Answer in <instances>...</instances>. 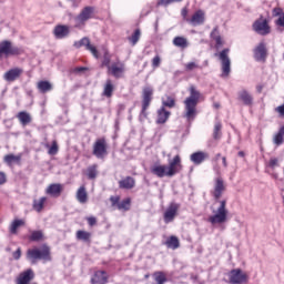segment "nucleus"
<instances>
[{
    "instance_id": "nucleus-1",
    "label": "nucleus",
    "mask_w": 284,
    "mask_h": 284,
    "mask_svg": "<svg viewBox=\"0 0 284 284\" xmlns=\"http://www.w3.org/2000/svg\"><path fill=\"white\" fill-rule=\"evenodd\" d=\"M181 170V156L175 155L172 161L169 162V165L154 164L151 168L152 174L158 176L159 179H163V176L172 178L175 174H179Z\"/></svg>"
},
{
    "instance_id": "nucleus-2",
    "label": "nucleus",
    "mask_w": 284,
    "mask_h": 284,
    "mask_svg": "<svg viewBox=\"0 0 284 284\" xmlns=\"http://www.w3.org/2000/svg\"><path fill=\"white\" fill-rule=\"evenodd\" d=\"M190 95L184 100V116L187 121H194L196 118V106L201 100V92L194 85L189 89Z\"/></svg>"
},
{
    "instance_id": "nucleus-3",
    "label": "nucleus",
    "mask_w": 284,
    "mask_h": 284,
    "mask_svg": "<svg viewBox=\"0 0 284 284\" xmlns=\"http://www.w3.org/2000/svg\"><path fill=\"white\" fill-rule=\"evenodd\" d=\"M215 214L211 215L209 217V222L212 225L221 224V223H226L227 222V202L225 200L220 201V206L217 207L216 211H213Z\"/></svg>"
},
{
    "instance_id": "nucleus-4",
    "label": "nucleus",
    "mask_w": 284,
    "mask_h": 284,
    "mask_svg": "<svg viewBox=\"0 0 284 284\" xmlns=\"http://www.w3.org/2000/svg\"><path fill=\"white\" fill-rule=\"evenodd\" d=\"M27 258L31 263H37V261H50V248L44 246L42 248H31L27 252Z\"/></svg>"
},
{
    "instance_id": "nucleus-5",
    "label": "nucleus",
    "mask_w": 284,
    "mask_h": 284,
    "mask_svg": "<svg viewBox=\"0 0 284 284\" xmlns=\"http://www.w3.org/2000/svg\"><path fill=\"white\" fill-rule=\"evenodd\" d=\"M215 57H219L222 65V74L221 77L225 79V77H230V72H232V60H230V49H224L220 53H215Z\"/></svg>"
},
{
    "instance_id": "nucleus-6",
    "label": "nucleus",
    "mask_w": 284,
    "mask_h": 284,
    "mask_svg": "<svg viewBox=\"0 0 284 284\" xmlns=\"http://www.w3.org/2000/svg\"><path fill=\"white\" fill-rule=\"evenodd\" d=\"M93 155L97 159H105L108 156V143L105 139H98L93 144Z\"/></svg>"
},
{
    "instance_id": "nucleus-7",
    "label": "nucleus",
    "mask_w": 284,
    "mask_h": 284,
    "mask_svg": "<svg viewBox=\"0 0 284 284\" xmlns=\"http://www.w3.org/2000/svg\"><path fill=\"white\" fill-rule=\"evenodd\" d=\"M12 57L19 54V48L12 45V42L4 40L0 43V57Z\"/></svg>"
},
{
    "instance_id": "nucleus-8",
    "label": "nucleus",
    "mask_w": 284,
    "mask_h": 284,
    "mask_svg": "<svg viewBox=\"0 0 284 284\" xmlns=\"http://www.w3.org/2000/svg\"><path fill=\"white\" fill-rule=\"evenodd\" d=\"M83 47L85 48V50H89V52H91L94 59H99V50H97V47L90 43V38L84 37L80 41L74 42V48H83Z\"/></svg>"
},
{
    "instance_id": "nucleus-9",
    "label": "nucleus",
    "mask_w": 284,
    "mask_h": 284,
    "mask_svg": "<svg viewBox=\"0 0 284 284\" xmlns=\"http://www.w3.org/2000/svg\"><path fill=\"white\" fill-rule=\"evenodd\" d=\"M231 284L247 283V275L241 268L232 270L229 274Z\"/></svg>"
},
{
    "instance_id": "nucleus-10",
    "label": "nucleus",
    "mask_w": 284,
    "mask_h": 284,
    "mask_svg": "<svg viewBox=\"0 0 284 284\" xmlns=\"http://www.w3.org/2000/svg\"><path fill=\"white\" fill-rule=\"evenodd\" d=\"M94 14V8L93 7H85L80 14L75 18V26L79 28V26H83L85 21L92 19V16Z\"/></svg>"
},
{
    "instance_id": "nucleus-11",
    "label": "nucleus",
    "mask_w": 284,
    "mask_h": 284,
    "mask_svg": "<svg viewBox=\"0 0 284 284\" xmlns=\"http://www.w3.org/2000/svg\"><path fill=\"white\" fill-rule=\"evenodd\" d=\"M253 30H255L257 34L265 37V34H270V24L266 19L261 18L253 23Z\"/></svg>"
},
{
    "instance_id": "nucleus-12",
    "label": "nucleus",
    "mask_w": 284,
    "mask_h": 284,
    "mask_svg": "<svg viewBox=\"0 0 284 284\" xmlns=\"http://www.w3.org/2000/svg\"><path fill=\"white\" fill-rule=\"evenodd\" d=\"M152 94H154V90L150 87H145L142 91V113H145V110L150 108V103H152Z\"/></svg>"
},
{
    "instance_id": "nucleus-13",
    "label": "nucleus",
    "mask_w": 284,
    "mask_h": 284,
    "mask_svg": "<svg viewBox=\"0 0 284 284\" xmlns=\"http://www.w3.org/2000/svg\"><path fill=\"white\" fill-rule=\"evenodd\" d=\"M21 74H23V69H21V68H13V69L8 70L3 74V79L8 83H13V81H17V80L21 79Z\"/></svg>"
},
{
    "instance_id": "nucleus-14",
    "label": "nucleus",
    "mask_w": 284,
    "mask_h": 284,
    "mask_svg": "<svg viewBox=\"0 0 284 284\" xmlns=\"http://www.w3.org/2000/svg\"><path fill=\"white\" fill-rule=\"evenodd\" d=\"M180 205L176 203H171L166 211L164 212V223H172L174 221L176 213L179 212Z\"/></svg>"
},
{
    "instance_id": "nucleus-15",
    "label": "nucleus",
    "mask_w": 284,
    "mask_h": 284,
    "mask_svg": "<svg viewBox=\"0 0 284 284\" xmlns=\"http://www.w3.org/2000/svg\"><path fill=\"white\" fill-rule=\"evenodd\" d=\"M61 192H63V184L59 183L50 184L45 190V194H49V196H53L54 199H59Z\"/></svg>"
},
{
    "instance_id": "nucleus-16",
    "label": "nucleus",
    "mask_w": 284,
    "mask_h": 284,
    "mask_svg": "<svg viewBox=\"0 0 284 284\" xmlns=\"http://www.w3.org/2000/svg\"><path fill=\"white\" fill-rule=\"evenodd\" d=\"M224 192H225V182L221 178H217L215 180L214 191H213L214 199H216V201H219V199H221V196H223Z\"/></svg>"
},
{
    "instance_id": "nucleus-17",
    "label": "nucleus",
    "mask_w": 284,
    "mask_h": 284,
    "mask_svg": "<svg viewBox=\"0 0 284 284\" xmlns=\"http://www.w3.org/2000/svg\"><path fill=\"white\" fill-rule=\"evenodd\" d=\"M266 57H267V49L265 48V43L261 42L254 49V59L257 61H265Z\"/></svg>"
},
{
    "instance_id": "nucleus-18",
    "label": "nucleus",
    "mask_w": 284,
    "mask_h": 284,
    "mask_svg": "<svg viewBox=\"0 0 284 284\" xmlns=\"http://www.w3.org/2000/svg\"><path fill=\"white\" fill-rule=\"evenodd\" d=\"M206 159H210V154L203 151L194 152L190 156V160L192 161V163H194V165H201V163H203V161H205Z\"/></svg>"
},
{
    "instance_id": "nucleus-19",
    "label": "nucleus",
    "mask_w": 284,
    "mask_h": 284,
    "mask_svg": "<svg viewBox=\"0 0 284 284\" xmlns=\"http://www.w3.org/2000/svg\"><path fill=\"white\" fill-rule=\"evenodd\" d=\"M53 34L55 39H65L70 34V27L59 24L53 29Z\"/></svg>"
},
{
    "instance_id": "nucleus-20",
    "label": "nucleus",
    "mask_w": 284,
    "mask_h": 284,
    "mask_svg": "<svg viewBox=\"0 0 284 284\" xmlns=\"http://www.w3.org/2000/svg\"><path fill=\"white\" fill-rule=\"evenodd\" d=\"M191 26H203L205 23V12L197 10L190 20Z\"/></svg>"
},
{
    "instance_id": "nucleus-21",
    "label": "nucleus",
    "mask_w": 284,
    "mask_h": 284,
    "mask_svg": "<svg viewBox=\"0 0 284 284\" xmlns=\"http://www.w3.org/2000/svg\"><path fill=\"white\" fill-rule=\"evenodd\" d=\"M170 114H172V113L170 111L165 110L164 106L160 108L158 110L156 123L159 125H163L164 123H168V119H170Z\"/></svg>"
},
{
    "instance_id": "nucleus-22",
    "label": "nucleus",
    "mask_w": 284,
    "mask_h": 284,
    "mask_svg": "<svg viewBox=\"0 0 284 284\" xmlns=\"http://www.w3.org/2000/svg\"><path fill=\"white\" fill-rule=\"evenodd\" d=\"M109 70L111 74L115 77V79H121L123 72H125V65H123L122 63H113L111 67H109Z\"/></svg>"
},
{
    "instance_id": "nucleus-23",
    "label": "nucleus",
    "mask_w": 284,
    "mask_h": 284,
    "mask_svg": "<svg viewBox=\"0 0 284 284\" xmlns=\"http://www.w3.org/2000/svg\"><path fill=\"white\" fill-rule=\"evenodd\" d=\"M92 284H105L108 283V276L105 275V272L98 271L95 272L94 276L91 278Z\"/></svg>"
},
{
    "instance_id": "nucleus-24",
    "label": "nucleus",
    "mask_w": 284,
    "mask_h": 284,
    "mask_svg": "<svg viewBox=\"0 0 284 284\" xmlns=\"http://www.w3.org/2000/svg\"><path fill=\"white\" fill-rule=\"evenodd\" d=\"M119 185L122 190H132V187L136 185V182L133 180L132 176H126L124 180H121L119 182Z\"/></svg>"
},
{
    "instance_id": "nucleus-25",
    "label": "nucleus",
    "mask_w": 284,
    "mask_h": 284,
    "mask_svg": "<svg viewBox=\"0 0 284 284\" xmlns=\"http://www.w3.org/2000/svg\"><path fill=\"white\" fill-rule=\"evenodd\" d=\"M77 201L82 204L88 203V191H85V186H80L75 194Z\"/></svg>"
},
{
    "instance_id": "nucleus-26",
    "label": "nucleus",
    "mask_w": 284,
    "mask_h": 284,
    "mask_svg": "<svg viewBox=\"0 0 284 284\" xmlns=\"http://www.w3.org/2000/svg\"><path fill=\"white\" fill-rule=\"evenodd\" d=\"M239 99L244 103V105H252L253 98L247 90L240 91Z\"/></svg>"
},
{
    "instance_id": "nucleus-27",
    "label": "nucleus",
    "mask_w": 284,
    "mask_h": 284,
    "mask_svg": "<svg viewBox=\"0 0 284 284\" xmlns=\"http://www.w3.org/2000/svg\"><path fill=\"white\" fill-rule=\"evenodd\" d=\"M3 162L7 165L12 166L14 165V163H21V155L7 154L3 158Z\"/></svg>"
},
{
    "instance_id": "nucleus-28",
    "label": "nucleus",
    "mask_w": 284,
    "mask_h": 284,
    "mask_svg": "<svg viewBox=\"0 0 284 284\" xmlns=\"http://www.w3.org/2000/svg\"><path fill=\"white\" fill-rule=\"evenodd\" d=\"M17 118L19 119L21 125H28V123H32V116L26 111L19 112Z\"/></svg>"
},
{
    "instance_id": "nucleus-29",
    "label": "nucleus",
    "mask_w": 284,
    "mask_h": 284,
    "mask_svg": "<svg viewBox=\"0 0 284 284\" xmlns=\"http://www.w3.org/2000/svg\"><path fill=\"white\" fill-rule=\"evenodd\" d=\"M173 45H175V48H182V50H185V48H187L190 43L187 42V39L184 37H175L173 39Z\"/></svg>"
},
{
    "instance_id": "nucleus-30",
    "label": "nucleus",
    "mask_w": 284,
    "mask_h": 284,
    "mask_svg": "<svg viewBox=\"0 0 284 284\" xmlns=\"http://www.w3.org/2000/svg\"><path fill=\"white\" fill-rule=\"evenodd\" d=\"M165 245L170 250H179L181 243L179 242V237L172 235V236H170V239L166 240Z\"/></svg>"
},
{
    "instance_id": "nucleus-31",
    "label": "nucleus",
    "mask_w": 284,
    "mask_h": 284,
    "mask_svg": "<svg viewBox=\"0 0 284 284\" xmlns=\"http://www.w3.org/2000/svg\"><path fill=\"white\" fill-rule=\"evenodd\" d=\"M37 88L39 92L45 94V92H50L52 90V83H50V81H40L38 82Z\"/></svg>"
},
{
    "instance_id": "nucleus-32",
    "label": "nucleus",
    "mask_w": 284,
    "mask_h": 284,
    "mask_svg": "<svg viewBox=\"0 0 284 284\" xmlns=\"http://www.w3.org/2000/svg\"><path fill=\"white\" fill-rule=\"evenodd\" d=\"M22 225H26V221L23 220H14L9 230L11 234H17V230H19V227H22Z\"/></svg>"
},
{
    "instance_id": "nucleus-33",
    "label": "nucleus",
    "mask_w": 284,
    "mask_h": 284,
    "mask_svg": "<svg viewBox=\"0 0 284 284\" xmlns=\"http://www.w3.org/2000/svg\"><path fill=\"white\" fill-rule=\"evenodd\" d=\"M132 204V200L130 197H126L119 202L118 210H122L123 212H128L130 210V206Z\"/></svg>"
},
{
    "instance_id": "nucleus-34",
    "label": "nucleus",
    "mask_w": 284,
    "mask_h": 284,
    "mask_svg": "<svg viewBox=\"0 0 284 284\" xmlns=\"http://www.w3.org/2000/svg\"><path fill=\"white\" fill-rule=\"evenodd\" d=\"M141 39V29H136L131 37L128 38L129 43L131 45H135L139 43V40Z\"/></svg>"
},
{
    "instance_id": "nucleus-35",
    "label": "nucleus",
    "mask_w": 284,
    "mask_h": 284,
    "mask_svg": "<svg viewBox=\"0 0 284 284\" xmlns=\"http://www.w3.org/2000/svg\"><path fill=\"white\" fill-rule=\"evenodd\" d=\"M153 278L156 282V284H165V283H168V277H165V273H163V272H155L153 274Z\"/></svg>"
},
{
    "instance_id": "nucleus-36",
    "label": "nucleus",
    "mask_w": 284,
    "mask_h": 284,
    "mask_svg": "<svg viewBox=\"0 0 284 284\" xmlns=\"http://www.w3.org/2000/svg\"><path fill=\"white\" fill-rule=\"evenodd\" d=\"M113 92H114V85L112 84L111 80H108L104 85L103 94H104V97H108V99H110V97H112Z\"/></svg>"
},
{
    "instance_id": "nucleus-37",
    "label": "nucleus",
    "mask_w": 284,
    "mask_h": 284,
    "mask_svg": "<svg viewBox=\"0 0 284 284\" xmlns=\"http://www.w3.org/2000/svg\"><path fill=\"white\" fill-rule=\"evenodd\" d=\"M99 166L97 164H93L88 168L87 170V176L88 179H97L99 171L97 170Z\"/></svg>"
},
{
    "instance_id": "nucleus-38",
    "label": "nucleus",
    "mask_w": 284,
    "mask_h": 284,
    "mask_svg": "<svg viewBox=\"0 0 284 284\" xmlns=\"http://www.w3.org/2000/svg\"><path fill=\"white\" fill-rule=\"evenodd\" d=\"M45 197H40L39 200H34L33 201V210H36V212H41V210H43V205H45Z\"/></svg>"
},
{
    "instance_id": "nucleus-39",
    "label": "nucleus",
    "mask_w": 284,
    "mask_h": 284,
    "mask_svg": "<svg viewBox=\"0 0 284 284\" xmlns=\"http://www.w3.org/2000/svg\"><path fill=\"white\" fill-rule=\"evenodd\" d=\"M44 146L48 148V154H50L51 156H54V154H58L59 152V144H57V140L52 142L51 146L50 144H45Z\"/></svg>"
},
{
    "instance_id": "nucleus-40",
    "label": "nucleus",
    "mask_w": 284,
    "mask_h": 284,
    "mask_svg": "<svg viewBox=\"0 0 284 284\" xmlns=\"http://www.w3.org/2000/svg\"><path fill=\"white\" fill-rule=\"evenodd\" d=\"M175 105L176 101L170 95L162 100V108H174Z\"/></svg>"
},
{
    "instance_id": "nucleus-41",
    "label": "nucleus",
    "mask_w": 284,
    "mask_h": 284,
    "mask_svg": "<svg viewBox=\"0 0 284 284\" xmlns=\"http://www.w3.org/2000/svg\"><path fill=\"white\" fill-rule=\"evenodd\" d=\"M29 239L34 242L43 241V231H32Z\"/></svg>"
},
{
    "instance_id": "nucleus-42",
    "label": "nucleus",
    "mask_w": 284,
    "mask_h": 284,
    "mask_svg": "<svg viewBox=\"0 0 284 284\" xmlns=\"http://www.w3.org/2000/svg\"><path fill=\"white\" fill-rule=\"evenodd\" d=\"M222 128L223 125L221 124V122L215 123L214 130H213V139H215V141H217V139H221Z\"/></svg>"
},
{
    "instance_id": "nucleus-43",
    "label": "nucleus",
    "mask_w": 284,
    "mask_h": 284,
    "mask_svg": "<svg viewBox=\"0 0 284 284\" xmlns=\"http://www.w3.org/2000/svg\"><path fill=\"white\" fill-rule=\"evenodd\" d=\"M77 239L79 241H90V233H88L85 231H78Z\"/></svg>"
},
{
    "instance_id": "nucleus-44",
    "label": "nucleus",
    "mask_w": 284,
    "mask_h": 284,
    "mask_svg": "<svg viewBox=\"0 0 284 284\" xmlns=\"http://www.w3.org/2000/svg\"><path fill=\"white\" fill-rule=\"evenodd\" d=\"M196 68H199V64L195 62H189L185 64L186 72H192V70H196Z\"/></svg>"
},
{
    "instance_id": "nucleus-45",
    "label": "nucleus",
    "mask_w": 284,
    "mask_h": 284,
    "mask_svg": "<svg viewBox=\"0 0 284 284\" xmlns=\"http://www.w3.org/2000/svg\"><path fill=\"white\" fill-rule=\"evenodd\" d=\"M161 65V55H155L152 59V68H159Z\"/></svg>"
},
{
    "instance_id": "nucleus-46",
    "label": "nucleus",
    "mask_w": 284,
    "mask_h": 284,
    "mask_svg": "<svg viewBox=\"0 0 284 284\" xmlns=\"http://www.w3.org/2000/svg\"><path fill=\"white\" fill-rule=\"evenodd\" d=\"M278 159H276V158H272L271 160H270V162H268V166L270 168H272V169H274V168H278Z\"/></svg>"
},
{
    "instance_id": "nucleus-47",
    "label": "nucleus",
    "mask_w": 284,
    "mask_h": 284,
    "mask_svg": "<svg viewBox=\"0 0 284 284\" xmlns=\"http://www.w3.org/2000/svg\"><path fill=\"white\" fill-rule=\"evenodd\" d=\"M283 14H284L283 9H281V8H274L273 9V17L281 18V17H283Z\"/></svg>"
},
{
    "instance_id": "nucleus-48",
    "label": "nucleus",
    "mask_w": 284,
    "mask_h": 284,
    "mask_svg": "<svg viewBox=\"0 0 284 284\" xmlns=\"http://www.w3.org/2000/svg\"><path fill=\"white\" fill-rule=\"evenodd\" d=\"M275 26H278L280 28H284V13L277 18L275 21Z\"/></svg>"
},
{
    "instance_id": "nucleus-49",
    "label": "nucleus",
    "mask_w": 284,
    "mask_h": 284,
    "mask_svg": "<svg viewBox=\"0 0 284 284\" xmlns=\"http://www.w3.org/2000/svg\"><path fill=\"white\" fill-rule=\"evenodd\" d=\"M102 65H105L106 68H110V55H108V53L104 54Z\"/></svg>"
},
{
    "instance_id": "nucleus-50",
    "label": "nucleus",
    "mask_w": 284,
    "mask_h": 284,
    "mask_svg": "<svg viewBox=\"0 0 284 284\" xmlns=\"http://www.w3.org/2000/svg\"><path fill=\"white\" fill-rule=\"evenodd\" d=\"M110 201H111L113 207H114V205H116V207H119V201H120L119 196H111Z\"/></svg>"
},
{
    "instance_id": "nucleus-51",
    "label": "nucleus",
    "mask_w": 284,
    "mask_h": 284,
    "mask_svg": "<svg viewBox=\"0 0 284 284\" xmlns=\"http://www.w3.org/2000/svg\"><path fill=\"white\" fill-rule=\"evenodd\" d=\"M12 256L14 261H19V258H21V248H17V251L13 252Z\"/></svg>"
},
{
    "instance_id": "nucleus-52",
    "label": "nucleus",
    "mask_w": 284,
    "mask_h": 284,
    "mask_svg": "<svg viewBox=\"0 0 284 284\" xmlns=\"http://www.w3.org/2000/svg\"><path fill=\"white\" fill-rule=\"evenodd\" d=\"M172 3V0H159L158 6H164L168 7Z\"/></svg>"
},
{
    "instance_id": "nucleus-53",
    "label": "nucleus",
    "mask_w": 284,
    "mask_h": 284,
    "mask_svg": "<svg viewBox=\"0 0 284 284\" xmlns=\"http://www.w3.org/2000/svg\"><path fill=\"white\" fill-rule=\"evenodd\" d=\"M216 37H221L219 34V28H214L213 31L211 32V39H216Z\"/></svg>"
},
{
    "instance_id": "nucleus-54",
    "label": "nucleus",
    "mask_w": 284,
    "mask_h": 284,
    "mask_svg": "<svg viewBox=\"0 0 284 284\" xmlns=\"http://www.w3.org/2000/svg\"><path fill=\"white\" fill-rule=\"evenodd\" d=\"M275 111L280 113V116H284V104L277 106Z\"/></svg>"
},
{
    "instance_id": "nucleus-55",
    "label": "nucleus",
    "mask_w": 284,
    "mask_h": 284,
    "mask_svg": "<svg viewBox=\"0 0 284 284\" xmlns=\"http://www.w3.org/2000/svg\"><path fill=\"white\" fill-rule=\"evenodd\" d=\"M214 41L216 42L217 48H221V45H223V40L221 39V36L215 37Z\"/></svg>"
},
{
    "instance_id": "nucleus-56",
    "label": "nucleus",
    "mask_w": 284,
    "mask_h": 284,
    "mask_svg": "<svg viewBox=\"0 0 284 284\" xmlns=\"http://www.w3.org/2000/svg\"><path fill=\"white\" fill-rule=\"evenodd\" d=\"M7 179H6V173L0 172V185H3V183H6Z\"/></svg>"
},
{
    "instance_id": "nucleus-57",
    "label": "nucleus",
    "mask_w": 284,
    "mask_h": 284,
    "mask_svg": "<svg viewBox=\"0 0 284 284\" xmlns=\"http://www.w3.org/2000/svg\"><path fill=\"white\" fill-rule=\"evenodd\" d=\"M89 225H97V217H88Z\"/></svg>"
},
{
    "instance_id": "nucleus-58",
    "label": "nucleus",
    "mask_w": 284,
    "mask_h": 284,
    "mask_svg": "<svg viewBox=\"0 0 284 284\" xmlns=\"http://www.w3.org/2000/svg\"><path fill=\"white\" fill-rule=\"evenodd\" d=\"M73 8H79V0H70Z\"/></svg>"
},
{
    "instance_id": "nucleus-59",
    "label": "nucleus",
    "mask_w": 284,
    "mask_h": 284,
    "mask_svg": "<svg viewBox=\"0 0 284 284\" xmlns=\"http://www.w3.org/2000/svg\"><path fill=\"white\" fill-rule=\"evenodd\" d=\"M222 163L224 168H227V159L225 156L222 158Z\"/></svg>"
},
{
    "instance_id": "nucleus-60",
    "label": "nucleus",
    "mask_w": 284,
    "mask_h": 284,
    "mask_svg": "<svg viewBox=\"0 0 284 284\" xmlns=\"http://www.w3.org/2000/svg\"><path fill=\"white\" fill-rule=\"evenodd\" d=\"M256 90H257L258 93H262L263 92V85L258 84L256 87Z\"/></svg>"
},
{
    "instance_id": "nucleus-61",
    "label": "nucleus",
    "mask_w": 284,
    "mask_h": 284,
    "mask_svg": "<svg viewBox=\"0 0 284 284\" xmlns=\"http://www.w3.org/2000/svg\"><path fill=\"white\" fill-rule=\"evenodd\" d=\"M219 159H221V153H217L214 158V161H219Z\"/></svg>"
},
{
    "instance_id": "nucleus-62",
    "label": "nucleus",
    "mask_w": 284,
    "mask_h": 284,
    "mask_svg": "<svg viewBox=\"0 0 284 284\" xmlns=\"http://www.w3.org/2000/svg\"><path fill=\"white\" fill-rule=\"evenodd\" d=\"M237 154H239V156H242V158L245 156V152H243V151H240Z\"/></svg>"
},
{
    "instance_id": "nucleus-63",
    "label": "nucleus",
    "mask_w": 284,
    "mask_h": 284,
    "mask_svg": "<svg viewBox=\"0 0 284 284\" xmlns=\"http://www.w3.org/2000/svg\"><path fill=\"white\" fill-rule=\"evenodd\" d=\"M183 0H171V3H181Z\"/></svg>"
},
{
    "instance_id": "nucleus-64",
    "label": "nucleus",
    "mask_w": 284,
    "mask_h": 284,
    "mask_svg": "<svg viewBox=\"0 0 284 284\" xmlns=\"http://www.w3.org/2000/svg\"><path fill=\"white\" fill-rule=\"evenodd\" d=\"M214 108H219V103H215V104H214Z\"/></svg>"
}]
</instances>
